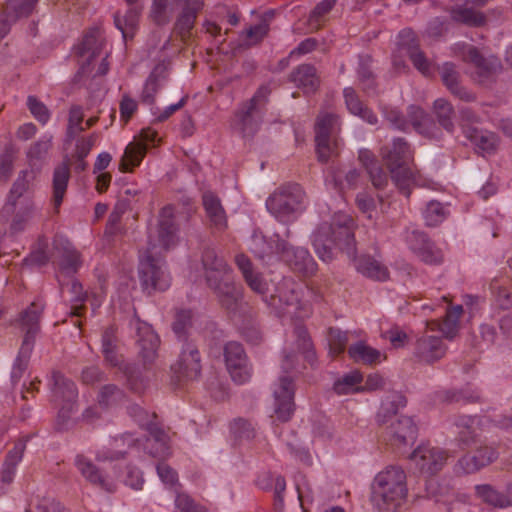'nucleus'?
<instances>
[{"label": "nucleus", "mask_w": 512, "mask_h": 512, "mask_svg": "<svg viewBox=\"0 0 512 512\" xmlns=\"http://www.w3.org/2000/svg\"><path fill=\"white\" fill-rule=\"evenodd\" d=\"M353 219L346 214H336L331 223H322L312 235V246L323 262H331L338 252L355 260V267L362 275L384 281L389 272L385 265L369 255L356 259V243L353 232Z\"/></svg>", "instance_id": "nucleus-1"}, {"label": "nucleus", "mask_w": 512, "mask_h": 512, "mask_svg": "<svg viewBox=\"0 0 512 512\" xmlns=\"http://www.w3.org/2000/svg\"><path fill=\"white\" fill-rule=\"evenodd\" d=\"M201 260L207 286L214 292L221 307L235 314L243 303V293L232 280L231 267L213 248H205Z\"/></svg>", "instance_id": "nucleus-2"}, {"label": "nucleus", "mask_w": 512, "mask_h": 512, "mask_svg": "<svg viewBox=\"0 0 512 512\" xmlns=\"http://www.w3.org/2000/svg\"><path fill=\"white\" fill-rule=\"evenodd\" d=\"M407 493L405 471L398 466H388L375 476L370 501L379 511H388L400 506Z\"/></svg>", "instance_id": "nucleus-3"}, {"label": "nucleus", "mask_w": 512, "mask_h": 512, "mask_svg": "<svg viewBox=\"0 0 512 512\" xmlns=\"http://www.w3.org/2000/svg\"><path fill=\"white\" fill-rule=\"evenodd\" d=\"M270 94V87L261 85L250 99L238 105L234 112L232 127L243 138L253 137L258 132L266 114Z\"/></svg>", "instance_id": "nucleus-4"}, {"label": "nucleus", "mask_w": 512, "mask_h": 512, "mask_svg": "<svg viewBox=\"0 0 512 512\" xmlns=\"http://www.w3.org/2000/svg\"><path fill=\"white\" fill-rule=\"evenodd\" d=\"M381 155L396 187L403 195L409 197L411 187L415 183V175L408 167L411 158L408 143L404 138H396L391 145L382 147Z\"/></svg>", "instance_id": "nucleus-5"}, {"label": "nucleus", "mask_w": 512, "mask_h": 512, "mask_svg": "<svg viewBox=\"0 0 512 512\" xmlns=\"http://www.w3.org/2000/svg\"><path fill=\"white\" fill-rule=\"evenodd\" d=\"M266 207L279 221H292L306 208L305 192L296 183L281 185L268 197Z\"/></svg>", "instance_id": "nucleus-6"}, {"label": "nucleus", "mask_w": 512, "mask_h": 512, "mask_svg": "<svg viewBox=\"0 0 512 512\" xmlns=\"http://www.w3.org/2000/svg\"><path fill=\"white\" fill-rule=\"evenodd\" d=\"M157 245L149 242L146 251L140 256L139 278L144 290L165 291L170 286V276L164 269V261L159 257Z\"/></svg>", "instance_id": "nucleus-7"}, {"label": "nucleus", "mask_w": 512, "mask_h": 512, "mask_svg": "<svg viewBox=\"0 0 512 512\" xmlns=\"http://www.w3.org/2000/svg\"><path fill=\"white\" fill-rule=\"evenodd\" d=\"M274 246H269V250H263L260 252L255 251L256 255L260 259L276 253L290 266L295 272L304 275L311 276L317 271V263L314 261L309 251L303 247L291 246L285 240L277 239L274 241Z\"/></svg>", "instance_id": "nucleus-8"}, {"label": "nucleus", "mask_w": 512, "mask_h": 512, "mask_svg": "<svg viewBox=\"0 0 512 512\" xmlns=\"http://www.w3.org/2000/svg\"><path fill=\"white\" fill-rule=\"evenodd\" d=\"M51 383L52 401L59 408L58 423L63 425L76 411L78 390L75 383L59 371L52 372Z\"/></svg>", "instance_id": "nucleus-9"}, {"label": "nucleus", "mask_w": 512, "mask_h": 512, "mask_svg": "<svg viewBox=\"0 0 512 512\" xmlns=\"http://www.w3.org/2000/svg\"><path fill=\"white\" fill-rule=\"evenodd\" d=\"M120 341L117 335V328L109 326L104 329L101 336V353L105 363L124 374L128 383L133 387V382L137 378V368L134 364L127 362L119 352Z\"/></svg>", "instance_id": "nucleus-10"}, {"label": "nucleus", "mask_w": 512, "mask_h": 512, "mask_svg": "<svg viewBox=\"0 0 512 512\" xmlns=\"http://www.w3.org/2000/svg\"><path fill=\"white\" fill-rule=\"evenodd\" d=\"M268 305L272 306L280 315L296 320L305 319L311 313L310 306L300 300L299 293L294 288L285 285L278 289L276 296H272V302Z\"/></svg>", "instance_id": "nucleus-11"}, {"label": "nucleus", "mask_w": 512, "mask_h": 512, "mask_svg": "<svg viewBox=\"0 0 512 512\" xmlns=\"http://www.w3.org/2000/svg\"><path fill=\"white\" fill-rule=\"evenodd\" d=\"M434 331L427 330L419 336L413 346V358L421 364L431 365L441 360L447 352V345L443 337L432 334Z\"/></svg>", "instance_id": "nucleus-12"}, {"label": "nucleus", "mask_w": 512, "mask_h": 512, "mask_svg": "<svg viewBox=\"0 0 512 512\" xmlns=\"http://www.w3.org/2000/svg\"><path fill=\"white\" fill-rule=\"evenodd\" d=\"M404 240L409 249L424 263L437 265L442 263V251L436 247L428 235L420 230L406 228Z\"/></svg>", "instance_id": "nucleus-13"}, {"label": "nucleus", "mask_w": 512, "mask_h": 512, "mask_svg": "<svg viewBox=\"0 0 512 512\" xmlns=\"http://www.w3.org/2000/svg\"><path fill=\"white\" fill-rule=\"evenodd\" d=\"M44 311V303L37 299L21 311L14 321V326L23 335L21 345L27 344L34 348L35 340L40 332V320Z\"/></svg>", "instance_id": "nucleus-14"}, {"label": "nucleus", "mask_w": 512, "mask_h": 512, "mask_svg": "<svg viewBox=\"0 0 512 512\" xmlns=\"http://www.w3.org/2000/svg\"><path fill=\"white\" fill-rule=\"evenodd\" d=\"M224 360L226 368L237 384H244L251 378V368L242 344L229 341L224 346Z\"/></svg>", "instance_id": "nucleus-15"}, {"label": "nucleus", "mask_w": 512, "mask_h": 512, "mask_svg": "<svg viewBox=\"0 0 512 512\" xmlns=\"http://www.w3.org/2000/svg\"><path fill=\"white\" fill-rule=\"evenodd\" d=\"M463 60L474 67L473 78L480 84H485L501 70V63L497 57H484L479 50L468 45L463 51Z\"/></svg>", "instance_id": "nucleus-16"}, {"label": "nucleus", "mask_w": 512, "mask_h": 512, "mask_svg": "<svg viewBox=\"0 0 512 512\" xmlns=\"http://www.w3.org/2000/svg\"><path fill=\"white\" fill-rule=\"evenodd\" d=\"M171 369L179 379L194 380L200 376L201 355L194 342H182L178 358Z\"/></svg>", "instance_id": "nucleus-17"}, {"label": "nucleus", "mask_w": 512, "mask_h": 512, "mask_svg": "<svg viewBox=\"0 0 512 512\" xmlns=\"http://www.w3.org/2000/svg\"><path fill=\"white\" fill-rule=\"evenodd\" d=\"M338 126L339 118L335 114L325 113L317 118L315 125L316 151L322 162H327L332 155L337 153L335 146L330 143V135Z\"/></svg>", "instance_id": "nucleus-18"}, {"label": "nucleus", "mask_w": 512, "mask_h": 512, "mask_svg": "<svg viewBox=\"0 0 512 512\" xmlns=\"http://www.w3.org/2000/svg\"><path fill=\"white\" fill-rule=\"evenodd\" d=\"M157 133L150 129H142L139 139L129 143L125 148L124 154L119 163V170L122 172H131L134 167L140 165L149 146L154 143Z\"/></svg>", "instance_id": "nucleus-19"}, {"label": "nucleus", "mask_w": 512, "mask_h": 512, "mask_svg": "<svg viewBox=\"0 0 512 512\" xmlns=\"http://www.w3.org/2000/svg\"><path fill=\"white\" fill-rule=\"evenodd\" d=\"M294 384L290 376H281L279 382L273 390L274 395V413L281 422H287L291 419L294 410Z\"/></svg>", "instance_id": "nucleus-20"}, {"label": "nucleus", "mask_w": 512, "mask_h": 512, "mask_svg": "<svg viewBox=\"0 0 512 512\" xmlns=\"http://www.w3.org/2000/svg\"><path fill=\"white\" fill-rule=\"evenodd\" d=\"M410 460L421 473L432 475L443 468L447 454L441 448L421 445L412 452Z\"/></svg>", "instance_id": "nucleus-21"}, {"label": "nucleus", "mask_w": 512, "mask_h": 512, "mask_svg": "<svg viewBox=\"0 0 512 512\" xmlns=\"http://www.w3.org/2000/svg\"><path fill=\"white\" fill-rule=\"evenodd\" d=\"M174 2L182 8L174 23L173 32L185 41L192 34L198 14L203 9L204 0H174Z\"/></svg>", "instance_id": "nucleus-22"}, {"label": "nucleus", "mask_w": 512, "mask_h": 512, "mask_svg": "<svg viewBox=\"0 0 512 512\" xmlns=\"http://www.w3.org/2000/svg\"><path fill=\"white\" fill-rule=\"evenodd\" d=\"M74 465L83 478L91 485L109 493L116 490L115 482L85 455L77 454Z\"/></svg>", "instance_id": "nucleus-23"}, {"label": "nucleus", "mask_w": 512, "mask_h": 512, "mask_svg": "<svg viewBox=\"0 0 512 512\" xmlns=\"http://www.w3.org/2000/svg\"><path fill=\"white\" fill-rule=\"evenodd\" d=\"M398 45L405 50L413 66L424 76L432 73L431 62L419 48L415 33L411 29H404L398 35Z\"/></svg>", "instance_id": "nucleus-24"}, {"label": "nucleus", "mask_w": 512, "mask_h": 512, "mask_svg": "<svg viewBox=\"0 0 512 512\" xmlns=\"http://www.w3.org/2000/svg\"><path fill=\"white\" fill-rule=\"evenodd\" d=\"M417 427L412 418L400 416L386 426L384 439L393 447L400 448L413 442L416 438Z\"/></svg>", "instance_id": "nucleus-25"}, {"label": "nucleus", "mask_w": 512, "mask_h": 512, "mask_svg": "<svg viewBox=\"0 0 512 512\" xmlns=\"http://www.w3.org/2000/svg\"><path fill=\"white\" fill-rule=\"evenodd\" d=\"M202 205L209 228L214 233L224 232L228 227V218L220 198L212 191H205L202 194Z\"/></svg>", "instance_id": "nucleus-26"}, {"label": "nucleus", "mask_w": 512, "mask_h": 512, "mask_svg": "<svg viewBox=\"0 0 512 512\" xmlns=\"http://www.w3.org/2000/svg\"><path fill=\"white\" fill-rule=\"evenodd\" d=\"M178 227L174 221V208L167 205L161 209L158 221V244L168 251L178 243Z\"/></svg>", "instance_id": "nucleus-27"}, {"label": "nucleus", "mask_w": 512, "mask_h": 512, "mask_svg": "<svg viewBox=\"0 0 512 512\" xmlns=\"http://www.w3.org/2000/svg\"><path fill=\"white\" fill-rule=\"evenodd\" d=\"M439 73L443 84L453 96L464 102H473L476 100V95L461 85L459 81L460 74L455 64L451 62L444 63L439 68Z\"/></svg>", "instance_id": "nucleus-28"}, {"label": "nucleus", "mask_w": 512, "mask_h": 512, "mask_svg": "<svg viewBox=\"0 0 512 512\" xmlns=\"http://www.w3.org/2000/svg\"><path fill=\"white\" fill-rule=\"evenodd\" d=\"M57 263L62 274L74 275L82 265L80 253L68 241H54Z\"/></svg>", "instance_id": "nucleus-29"}, {"label": "nucleus", "mask_w": 512, "mask_h": 512, "mask_svg": "<svg viewBox=\"0 0 512 512\" xmlns=\"http://www.w3.org/2000/svg\"><path fill=\"white\" fill-rule=\"evenodd\" d=\"M463 313L462 305L447 307L443 321L431 320L426 323L430 331H440L446 339L452 340L458 333L459 319Z\"/></svg>", "instance_id": "nucleus-30"}, {"label": "nucleus", "mask_w": 512, "mask_h": 512, "mask_svg": "<svg viewBox=\"0 0 512 512\" xmlns=\"http://www.w3.org/2000/svg\"><path fill=\"white\" fill-rule=\"evenodd\" d=\"M498 457V452L492 447H480L473 455H465L458 464L464 473L470 474L489 465Z\"/></svg>", "instance_id": "nucleus-31"}, {"label": "nucleus", "mask_w": 512, "mask_h": 512, "mask_svg": "<svg viewBox=\"0 0 512 512\" xmlns=\"http://www.w3.org/2000/svg\"><path fill=\"white\" fill-rule=\"evenodd\" d=\"M235 263L249 288L264 296L268 290L267 283L260 273L254 271L251 260L244 254H238L235 257Z\"/></svg>", "instance_id": "nucleus-32"}, {"label": "nucleus", "mask_w": 512, "mask_h": 512, "mask_svg": "<svg viewBox=\"0 0 512 512\" xmlns=\"http://www.w3.org/2000/svg\"><path fill=\"white\" fill-rule=\"evenodd\" d=\"M463 133L483 154H492L497 150L499 138L495 133L487 130H479L473 126H464Z\"/></svg>", "instance_id": "nucleus-33"}, {"label": "nucleus", "mask_w": 512, "mask_h": 512, "mask_svg": "<svg viewBox=\"0 0 512 512\" xmlns=\"http://www.w3.org/2000/svg\"><path fill=\"white\" fill-rule=\"evenodd\" d=\"M406 398L397 392L387 395L381 403V406L376 415V421L379 425H389L395 421L399 416L398 410L406 406Z\"/></svg>", "instance_id": "nucleus-34"}, {"label": "nucleus", "mask_w": 512, "mask_h": 512, "mask_svg": "<svg viewBox=\"0 0 512 512\" xmlns=\"http://www.w3.org/2000/svg\"><path fill=\"white\" fill-rule=\"evenodd\" d=\"M137 344L139 347V354L141 355L144 363L153 362L157 355L160 339L150 326L143 325L138 328Z\"/></svg>", "instance_id": "nucleus-35"}, {"label": "nucleus", "mask_w": 512, "mask_h": 512, "mask_svg": "<svg viewBox=\"0 0 512 512\" xmlns=\"http://www.w3.org/2000/svg\"><path fill=\"white\" fill-rule=\"evenodd\" d=\"M331 183L336 190L343 193L355 189L361 180V171L352 167H331Z\"/></svg>", "instance_id": "nucleus-36"}, {"label": "nucleus", "mask_w": 512, "mask_h": 512, "mask_svg": "<svg viewBox=\"0 0 512 512\" xmlns=\"http://www.w3.org/2000/svg\"><path fill=\"white\" fill-rule=\"evenodd\" d=\"M345 104L349 112L356 115L371 125L378 123L376 114L359 99L356 91L352 87H346L343 90Z\"/></svg>", "instance_id": "nucleus-37"}, {"label": "nucleus", "mask_w": 512, "mask_h": 512, "mask_svg": "<svg viewBox=\"0 0 512 512\" xmlns=\"http://www.w3.org/2000/svg\"><path fill=\"white\" fill-rule=\"evenodd\" d=\"M290 79L305 93H312L319 87V77L316 68L311 64L299 65L290 75Z\"/></svg>", "instance_id": "nucleus-38"}, {"label": "nucleus", "mask_w": 512, "mask_h": 512, "mask_svg": "<svg viewBox=\"0 0 512 512\" xmlns=\"http://www.w3.org/2000/svg\"><path fill=\"white\" fill-rule=\"evenodd\" d=\"M70 179V168L67 162L57 165L53 172V196L52 203L55 209H58L63 202Z\"/></svg>", "instance_id": "nucleus-39"}, {"label": "nucleus", "mask_w": 512, "mask_h": 512, "mask_svg": "<svg viewBox=\"0 0 512 512\" xmlns=\"http://www.w3.org/2000/svg\"><path fill=\"white\" fill-rule=\"evenodd\" d=\"M150 438L147 440L150 454L154 457H166L170 454L168 435L156 424H148Z\"/></svg>", "instance_id": "nucleus-40"}, {"label": "nucleus", "mask_w": 512, "mask_h": 512, "mask_svg": "<svg viewBox=\"0 0 512 512\" xmlns=\"http://www.w3.org/2000/svg\"><path fill=\"white\" fill-rule=\"evenodd\" d=\"M475 493L484 503L495 508H506L512 506L509 495L497 491L489 484L475 486Z\"/></svg>", "instance_id": "nucleus-41"}, {"label": "nucleus", "mask_w": 512, "mask_h": 512, "mask_svg": "<svg viewBox=\"0 0 512 512\" xmlns=\"http://www.w3.org/2000/svg\"><path fill=\"white\" fill-rule=\"evenodd\" d=\"M166 68L158 65L150 73L147 78L143 91L141 93V102L146 105H153L155 103V96L161 87V81L165 79Z\"/></svg>", "instance_id": "nucleus-42"}, {"label": "nucleus", "mask_w": 512, "mask_h": 512, "mask_svg": "<svg viewBox=\"0 0 512 512\" xmlns=\"http://www.w3.org/2000/svg\"><path fill=\"white\" fill-rule=\"evenodd\" d=\"M103 39L101 32L97 28L90 29L83 37L81 44L78 47V54L82 57L88 56V64L92 59L97 57L102 50Z\"/></svg>", "instance_id": "nucleus-43"}, {"label": "nucleus", "mask_w": 512, "mask_h": 512, "mask_svg": "<svg viewBox=\"0 0 512 512\" xmlns=\"http://www.w3.org/2000/svg\"><path fill=\"white\" fill-rule=\"evenodd\" d=\"M293 334L298 352L303 354L304 359L313 366L316 361V353L306 327L301 324L295 325Z\"/></svg>", "instance_id": "nucleus-44"}, {"label": "nucleus", "mask_w": 512, "mask_h": 512, "mask_svg": "<svg viewBox=\"0 0 512 512\" xmlns=\"http://www.w3.org/2000/svg\"><path fill=\"white\" fill-rule=\"evenodd\" d=\"M348 354L355 362H361L369 365L381 362L382 357L379 350L366 345L362 341L351 345L348 349Z\"/></svg>", "instance_id": "nucleus-45"}, {"label": "nucleus", "mask_w": 512, "mask_h": 512, "mask_svg": "<svg viewBox=\"0 0 512 512\" xmlns=\"http://www.w3.org/2000/svg\"><path fill=\"white\" fill-rule=\"evenodd\" d=\"M408 117L416 131L427 137L433 136L431 130L435 129V124L422 108L415 105L409 106Z\"/></svg>", "instance_id": "nucleus-46"}, {"label": "nucleus", "mask_w": 512, "mask_h": 512, "mask_svg": "<svg viewBox=\"0 0 512 512\" xmlns=\"http://www.w3.org/2000/svg\"><path fill=\"white\" fill-rule=\"evenodd\" d=\"M362 374L355 370L343 375L333 385L334 391L338 395H347L361 392Z\"/></svg>", "instance_id": "nucleus-47"}, {"label": "nucleus", "mask_w": 512, "mask_h": 512, "mask_svg": "<svg viewBox=\"0 0 512 512\" xmlns=\"http://www.w3.org/2000/svg\"><path fill=\"white\" fill-rule=\"evenodd\" d=\"M27 171L20 172L18 178L13 183L12 188L9 192L7 202L3 207V213H11L15 210L17 201L25 194L28 190L29 183L27 180Z\"/></svg>", "instance_id": "nucleus-48"}, {"label": "nucleus", "mask_w": 512, "mask_h": 512, "mask_svg": "<svg viewBox=\"0 0 512 512\" xmlns=\"http://www.w3.org/2000/svg\"><path fill=\"white\" fill-rule=\"evenodd\" d=\"M434 113L438 123L448 132L454 130V108L452 104L444 98H439L434 101Z\"/></svg>", "instance_id": "nucleus-49"}, {"label": "nucleus", "mask_w": 512, "mask_h": 512, "mask_svg": "<svg viewBox=\"0 0 512 512\" xmlns=\"http://www.w3.org/2000/svg\"><path fill=\"white\" fill-rule=\"evenodd\" d=\"M38 0H9L4 7V14L16 21L21 17L29 16Z\"/></svg>", "instance_id": "nucleus-50"}, {"label": "nucleus", "mask_w": 512, "mask_h": 512, "mask_svg": "<svg viewBox=\"0 0 512 512\" xmlns=\"http://www.w3.org/2000/svg\"><path fill=\"white\" fill-rule=\"evenodd\" d=\"M230 432L235 441H250L256 436L255 426L247 419L236 418L230 423Z\"/></svg>", "instance_id": "nucleus-51"}, {"label": "nucleus", "mask_w": 512, "mask_h": 512, "mask_svg": "<svg viewBox=\"0 0 512 512\" xmlns=\"http://www.w3.org/2000/svg\"><path fill=\"white\" fill-rule=\"evenodd\" d=\"M172 13L169 0H152L149 16L157 26L167 25L171 21Z\"/></svg>", "instance_id": "nucleus-52"}, {"label": "nucleus", "mask_w": 512, "mask_h": 512, "mask_svg": "<svg viewBox=\"0 0 512 512\" xmlns=\"http://www.w3.org/2000/svg\"><path fill=\"white\" fill-rule=\"evenodd\" d=\"M447 216V209L442 203L436 200L430 201L423 211L425 224L429 227L438 226L447 218Z\"/></svg>", "instance_id": "nucleus-53"}, {"label": "nucleus", "mask_w": 512, "mask_h": 512, "mask_svg": "<svg viewBox=\"0 0 512 512\" xmlns=\"http://www.w3.org/2000/svg\"><path fill=\"white\" fill-rule=\"evenodd\" d=\"M192 327V312L191 310H179L175 314V319L172 324V330L181 342L189 341L188 330Z\"/></svg>", "instance_id": "nucleus-54"}, {"label": "nucleus", "mask_w": 512, "mask_h": 512, "mask_svg": "<svg viewBox=\"0 0 512 512\" xmlns=\"http://www.w3.org/2000/svg\"><path fill=\"white\" fill-rule=\"evenodd\" d=\"M34 210L33 203L25 198L22 207L15 214L11 222L10 230L13 234L22 232L25 229L29 220L33 217Z\"/></svg>", "instance_id": "nucleus-55"}, {"label": "nucleus", "mask_w": 512, "mask_h": 512, "mask_svg": "<svg viewBox=\"0 0 512 512\" xmlns=\"http://www.w3.org/2000/svg\"><path fill=\"white\" fill-rule=\"evenodd\" d=\"M32 351L33 348L29 347L27 344L20 346L18 355L11 371V380L13 383L19 382L23 377L25 371L28 368Z\"/></svg>", "instance_id": "nucleus-56"}, {"label": "nucleus", "mask_w": 512, "mask_h": 512, "mask_svg": "<svg viewBox=\"0 0 512 512\" xmlns=\"http://www.w3.org/2000/svg\"><path fill=\"white\" fill-rule=\"evenodd\" d=\"M451 18L454 21L469 25V26H481L485 22V18L482 14L474 11L470 8L455 7L451 10Z\"/></svg>", "instance_id": "nucleus-57"}, {"label": "nucleus", "mask_w": 512, "mask_h": 512, "mask_svg": "<svg viewBox=\"0 0 512 512\" xmlns=\"http://www.w3.org/2000/svg\"><path fill=\"white\" fill-rule=\"evenodd\" d=\"M327 340L329 345V352L332 356H338L345 351L348 334L341 331L339 328L330 327L328 329Z\"/></svg>", "instance_id": "nucleus-58"}, {"label": "nucleus", "mask_w": 512, "mask_h": 512, "mask_svg": "<svg viewBox=\"0 0 512 512\" xmlns=\"http://www.w3.org/2000/svg\"><path fill=\"white\" fill-rule=\"evenodd\" d=\"M140 11L141 10L137 7H131L128 9L123 18H121L119 15L115 16L116 27L122 32L124 38H127L129 33H133V30L138 23Z\"/></svg>", "instance_id": "nucleus-59"}, {"label": "nucleus", "mask_w": 512, "mask_h": 512, "mask_svg": "<svg viewBox=\"0 0 512 512\" xmlns=\"http://www.w3.org/2000/svg\"><path fill=\"white\" fill-rule=\"evenodd\" d=\"M84 113L81 106H72L69 111L67 136L69 139H74L79 133L86 128L82 126Z\"/></svg>", "instance_id": "nucleus-60"}, {"label": "nucleus", "mask_w": 512, "mask_h": 512, "mask_svg": "<svg viewBox=\"0 0 512 512\" xmlns=\"http://www.w3.org/2000/svg\"><path fill=\"white\" fill-rule=\"evenodd\" d=\"M124 397L123 391L114 384L104 385L98 394V402L105 407L110 406Z\"/></svg>", "instance_id": "nucleus-61"}, {"label": "nucleus", "mask_w": 512, "mask_h": 512, "mask_svg": "<svg viewBox=\"0 0 512 512\" xmlns=\"http://www.w3.org/2000/svg\"><path fill=\"white\" fill-rule=\"evenodd\" d=\"M337 0H322L318 3L314 9L310 12L309 23L319 29L323 17L327 15L335 6Z\"/></svg>", "instance_id": "nucleus-62"}, {"label": "nucleus", "mask_w": 512, "mask_h": 512, "mask_svg": "<svg viewBox=\"0 0 512 512\" xmlns=\"http://www.w3.org/2000/svg\"><path fill=\"white\" fill-rule=\"evenodd\" d=\"M269 32V23L262 20L259 24L249 27L245 32L246 45H255L260 43Z\"/></svg>", "instance_id": "nucleus-63"}, {"label": "nucleus", "mask_w": 512, "mask_h": 512, "mask_svg": "<svg viewBox=\"0 0 512 512\" xmlns=\"http://www.w3.org/2000/svg\"><path fill=\"white\" fill-rule=\"evenodd\" d=\"M27 106L36 120L45 124L50 118V112L46 105L39 101L35 96H28Z\"/></svg>", "instance_id": "nucleus-64"}]
</instances>
